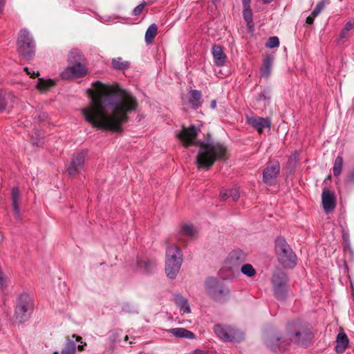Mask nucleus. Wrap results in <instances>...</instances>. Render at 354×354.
I'll use <instances>...</instances> for the list:
<instances>
[{"mask_svg": "<svg viewBox=\"0 0 354 354\" xmlns=\"http://www.w3.org/2000/svg\"><path fill=\"white\" fill-rule=\"evenodd\" d=\"M95 93L91 91V101L81 110L85 120L93 128L120 133L129 115L136 111L137 99L118 84L108 85L100 81L93 83Z\"/></svg>", "mask_w": 354, "mask_h": 354, "instance_id": "1", "label": "nucleus"}, {"mask_svg": "<svg viewBox=\"0 0 354 354\" xmlns=\"http://www.w3.org/2000/svg\"><path fill=\"white\" fill-rule=\"evenodd\" d=\"M198 131L195 126L189 127L183 126L180 132L177 135L183 146L198 145L199 150L196 159L198 169L209 170L216 161H225L229 158L227 147L221 142H196Z\"/></svg>", "mask_w": 354, "mask_h": 354, "instance_id": "2", "label": "nucleus"}, {"mask_svg": "<svg viewBox=\"0 0 354 354\" xmlns=\"http://www.w3.org/2000/svg\"><path fill=\"white\" fill-rule=\"evenodd\" d=\"M17 46L18 53L23 59L30 60L34 57L35 45L27 30L21 29L19 31Z\"/></svg>", "mask_w": 354, "mask_h": 354, "instance_id": "3", "label": "nucleus"}, {"mask_svg": "<svg viewBox=\"0 0 354 354\" xmlns=\"http://www.w3.org/2000/svg\"><path fill=\"white\" fill-rule=\"evenodd\" d=\"M214 331L219 339L225 342H240L244 337L241 331L230 325L216 324Z\"/></svg>", "mask_w": 354, "mask_h": 354, "instance_id": "4", "label": "nucleus"}, {"mask_svg": "<svg viewBox=\"0 0 354 354\" xmlns=\"http://www.w3.org/2000/svg\"><path fill=\"white\" fill-rule=\"evenodd\" d=\"M287 275L282 271H277L272 277V285L275 297L284 300L288 291Z\"/></svg>", "mask_w": 354, "mask_h": 354, "instance_id": "5", "label": "nucleus"}, {"mask_svg": "<svg viewBox=\"0 0 354 354\" xmlns=\"http://www.w3.org/2000/svg\"><path fill=\"white\" fill-rule=\"evenodd\" d=\"M275 251L279 263L285 268H292L297 258L290 245H275Z\"/></svg>", "mask_w": 354, "mask_h": 354, "instance_id": "6", "label": "nucleus"}, {"mask_svg": "<svg viewBox=\"0 0 354 354\" xmlns=\"http://www.w3.org/2000/svg\"><path fill=\"white\" fill-rule=\"evenodd\" d=\"M32 304L30 298L27 295H21L17 302L15 309V319L19 322L22 323L28 320L29 318Z\"/></svg>", "mask_w": 354, "mask_h": 354, "instance_id": "7", "label": "nucleus"}, {"mask_svg": "<svg viewBox=\"0 0 354 354\" xmlns=\"http://www.w3.org/2000/svg\"><path fill=\"white\" fill-rule=\"evenodd\" d=\"M205 288L207 293L214 299H220L229 294V289L216 278L210 277L205 281Z\"/></svg>", "mask_w": 354, "mask_h": 354, "instance_id": "8", "label": "nucleus"}, {"mask_svg": "<svg viewBox=\"0 0 354 354\" xmlns=\"http://www.w3.org/2000/svg\"><path fill=\"white\" fill-rule=\"evenodd\" d=\"M313 337L314 335L309 326L302 325L299 326L292 335L291 340L295 344L302 346H308L310 344Z\"/></svg>", "mask_w": 354, "mask_h": 354, "instance_id": "9", "label": "nucleus"}, {"mask_svg": "<svg viewBox=\"0 0 354 354\" xmlns=\"http://www.w3.org/2000/svg\"><path fill=\"white\" fill-rule=\"evenodd\" d=\"M280 173V165L278 161H270L263 172V182L267 185H272Z\"/></svg>", "mask_w": 354, "mask_h": 354, "instance_id": "10", "label": "nucleus"}, {"mask_svg": "<svg viewBox=\"0 0 354 354\" xmlns=\"http://www.w3.org/2000/svg\"><path fill=\"white\" fill-rule=\"evenodd\" d=\"M247 260V254L242 250H234L230 254L226 268L233 272L239 270V266Z\"/></svg>", "mask_w": 354, "mask_h": 354, "instance_id": "11", "label": "nucleus"}, {"mask_svg": "<svg viewBox=\"0 0 354 354\" xmlns=\"http://www.w3.org/2000/svg\"><path fill=\"white\" fill-rule=\"evenodd\" d=\"M86 156V153L82 151L72 158L66 169L69 176H75L81 172L84 167Z\"/></svg>", "mask_w": 354, "mask_h": 354, "instance_id": "12", "label": "nucleus"}, {"mask_svg": "<svg viewBox=\"0 0 354 354\" xmlns=\"http://www.w3.org/2000/svg\"><path fill=\"white\" fill-rule=\"evenodd\" d=\"M87 73L85 64H71L62 73L64 79L80 78L84 77Z\"/></svg>", "mask_w": 354, "mask_h": 354, "instance_id": "13", "label": "nucleus"}, {"mask_svg": "<svg viewBox=\"0 0 354 354\" xmlns=\"http://www.w3.org/2000/svg\"><path fill=\"white\" fill-rule=\"evenodd\" d=\"M322 204L326 213L333 212L337 204L335 193L328 189H324L322 194Z\"/></svg>", "mask_w": 354, "mask_h": 354, "instance_id": "14", "label": "nucleus"}, {"mask_svg": "<svg viewBox=\"0 0 354 354\" xmlns=\"http://www.w3.org/2000/svg\"><path fill=\"white\" fill-rule=\"evenodd\" d=\"M156 266L157 263L154 259L145 257L138 260L137 270L145 274H149L155 270Z\"/></svg>", "mask_w": 354, "mask_h": 354, "instance_id": "15", "label": "nucleus"}, {"mask_svg": "<svg viewBox=\"0 0 354 354\" xmlns=\"http://www.w3.org/2000/svg\"><path fill=\"white\" fill-rule=\"evenodd\" d=\"M183 262H176L165 259V273L167 277L174 279L177 277Z\"/></svg>", "mask_w": 354, "mask_h": 354, "instance_id": "16", "label": "nucleus"}, {"mask_svg": "<svg viewBox=\"0 0 354 354\" xmlns=\"http://www.w3.org/2000/svg\"><path fill=\"white\" fill-rule=\"evenodd\" d=\"M166 260L183 262V254L177 245H168L166 250Z\"/></svg>", "mask_w": 354, "mask_h": 354, "instance_id": "17", "label": "nucleus"}, {"mask_svg": "<svg viewBox=\"0 0 354 354\" xmlns=\"http://www.w3.org/2000/svg\"><path fill=\"white\" fill-rule=\"evenodd\" d=\"M82 338L77 335H73L71 338H67L65 347L62 350L61 354H75L76 344L75 341L82 344Z\"/></svg>", "mask_w": 354, "mask_h": 354, "instance_id": "18", "label": "nucleus"}, {"mask_svg": "<svg viewBox=\"0 0 354 354\" xmlns=\"http://www.w3.org/2000/svg\"><path fill=\"white\" fill-rule=\"evenodd\" d=\"M249 123L255 128L259 133H262L264 129H269L271 124L270 120L268 118H252Z\"/></svg>", "mask_w": 354, "mask_h": 354, "instance_id": "19", "label": "nucleus"}, {"mask_svg": "<svg viewBox=\"0 0 354 354\" xmlns=\"http://www.w3.org/2000/svg\"><path fill=\"white\" fill-rule=\"evenodd\" d=\"M21 198V194L18 187H15L12 189L11 192V199L12 201V209L14 212V216L17 219H21V214L19 211V201Z\"/></svg>", "mask_w": 354, "mask_h": 354, "instance_id": "20", "label": "nucleus"}, {"mask_svg": "<svg viewBox=\"0 0 354 354\" xmlns=\"http://www.w3.org/2000/svg\"><path fill=\"white\" fill-rule=\"evenodd\" d=\"M274 62V57L271 55H266L263 59L262 67L260 69L261 77L268 78L270 73Z\"/></svg>", "mask_w": 354, "mask_h": 354, "instance_id": "21", "label": "nucleus"}, {"mask_svg": "<svg viewBox=\"0 0 354 354\" xmlns=\"http://www.w3.org/2000/svg\"><path fill=\"white\" fill-rule=\"evenodd\" d=\"M174 301L183 313H190L191 309L186 298L180 294H176L174 296Z\"/></svg>", "mask_w": 354, "mask_h": 354, "instance_id": "22", "label": "nucleus"}, {"mask_svg": "<svg viewBox=\"0 0 354 354\" xmlns=\"http://www.w3.org/2000/svg\"><path fill=\"white\" fill-rule=\"evenodd\" d=\"M212 55L217 66H222L225 62L226 56L223 53V48L219 45H214L212 47Z\"/></svg>", "mask_w": 354, "mask_h": 354, "instance_id": "23", "label": "nucleus"}, {"mask_svg": "<svg viewBox=\"0 0 354 354\" xmlns=\"http://www.w3.org/2000/svg\"><path fill=\"white\" fill-rule=\"evenodd\" d=\"M348 345V339L344 333H339L336 339L335 351L338 353H343Z\"/></svg>", "mask_w": 354, "mask_h": 354, "instance_id": "24", "label": "nucleus"}, {"mask_svg": "<svg viewBox=\"0 0 354 354\" xmlns=\"http://www.w3.org/2000/svg\"><path fill=\"white\" fill-rule=\"evenodd\" d=\"M68 61L69 64H84L85 59L82 52L77 49H73L68 54Z\"/></svg>", "mask_w": 354, "mask_h": 354, "instance_id": "25", "label": "nucleus"}, {"mask_svg": "<svg viewBox=\"0 0 354 354\" xmlns=\"http://www.w3.org/2000/svg\"><path fill=\"white\" fill-rule=\"evenodd\" d=\"M189 102L193 108H198L203 102L201 92L198 90H192L189 92Z\"/></svg>", "mask_w": 354, "mask_h": 354, "instance_id": "26", "label": "nucleus"}, {"mask_svg": "<svg viewBox=\"0 0 354 354\" xmlns=\"http://www.w3.org/2000/svg\"><path fill=\"white\" fill-rule=\"evenodd\" d=\"M168 332L171 334L173 336L178 337H185L187 339H194V334L183 328H171L168 330Z\"/></svg>", "mask_w": 354, "mask_h": 354, "instance_id": "27", "label": "nucleus"}, {"mask_svg": "<svg viewBox=\"0 0 354 354\" xmlns=\"http://www.w3.org/2000/svg\"><path fill=\"white\" fill-rule=\"evenodd\" d=\"M180 233L182 236L192 239L198 234V230L192 224L185 223L182 225Z\"/></svg>", "mask_w": 354, "mask_h": 354, "instance_id": "28", "label": "nucleus"}, {"mask_svg": "<svg viewBox=\"0 0 354 354\" xmlns=\"http://www.w3.org/2000/svg\"><path fill=\"white\" fill-rule=\"evenodd\" d=\"M281 339V337L277 333H270L267 335L266 339V345L274 351H277L278 342Z\"/></svg>", "mask_w": 354, "mask_h": 354, "instance_id": "29", "label": "nucleus"}, {"mask_svg": "<svg viewBox=\"0 0 354 354\" xmlns=\"http://www.w3.org/2000/svg\"><path fill=\"white\" fill-rule=\"evenodd\" d=\"M158 26L155 24H151L145 32V41L151 44L157 35Z\"/></svg>", "mask_w": 354, "mask_h": 354, "instance_id": "30", "label": "nucleus"}, {"mask_svg": "<svg viewBox=\"0 0 354 354\" xmlns=\"http://www.w3.org/2000/svg\"><path fill=\"white\" fill-rule=\"evenodd\" d=\"M55 86V82L53 80H44L42 78H39L37 88L40 91H46Z\"/></svg>", "mask_w": 354, "mask_h": 354, "instance_id": "31", "label": "nucleus"}, {"mask_svg": "<svg viewBox=\"0 0 354 354\" xmlns=\"http://www.w3.org/2000/svg\"><path fill=\"white\" fill-rule=\"evenodd\" d=\"M112 65L115 69L125 70L129 67L130 63L122 57H117L112 60Z\"/></svg>", "mask_w": 354, "mask_h": 354, "instance_id": "32", "label": "nucleus"}, {"mask_svg": "<svg viewBox=\"0 0 354 354\" xmlns=\"http://www.w3.org/2000/svg\"><path fill=\"white\" fill-rule=\"evenodd\" d=\"M243 17L249 28L253 27V14L250 8H243Z\"/></svg>", "mask_w": 354, "mask_h": 354, "instance_id": "33", "label": "nucleus"}, {"mask_svg": "<svg viewBox=\"0 0 354 354\" xmlns=\"http://www.w3.org/2000/svg\"><path fill=\"white\" fill-rule=\"evenodd\" d=\"M342 165H343V158L340 156H338L334 162L333 165V174L335 176H338L342 169Z\"/></svg>", "mask_w": 354, "mask_h": 354, "instance_id": "34", "label": "nucleus"}, {"mask_svg": "<svg viewBox=\"0 0 354 354\" xmlns=\"http://www.w3.org/2000/svg\"><path fill=\"white\" fill-rule=\"evenodd\" d=\"M241 271L244 275L248 277H254L256 274L255 269L251 264L249 263L243 264L241 266Z\"/></svg>", "mask_w": 354, "mask_h": 354, "instance_id": "35", "label": "nucleus"}, {"mask_svg": "<svg viewBox=\"0 0 354 354\" xmlns=\"http://www.w3.org/2000/svg\"><path fill=\"white\" fill-rule=\"evenodd\" d=\"M329 3V0H322L318 2L313 10V15L314 16H318L321 12L325 8L326 5Z\"/></svg>", "mask_w": 354, "mask_h": 354, "instance_id": "36", "label": "nucleus"}, {"mask_svg": "<svg viewBox=\"0 0 354 354\" xmlns=\"http://www.w3.org/2000/svg\"><path fill=\"white\" fill-rule=\"evenodd\" d=\"M279 45V39L276 36L269 37L266 44V46L269 48L277 47Z\"/></svg>", "mask_w": 354, "mask_h": 354, "instance_id": "37", "label": "nucleus"}, {"mask_svg": "<svg viewBox=\"0 0 354 354\" xmlns=\"http://www.w3.org/2000/svg\"><path fill=\"white\" fill-rule=\"evenodd\" d=\"M230 196L233 201H237L240 197V192L239 187H234L230 189Z\"/></svg>", "mask_w": 354, "mask_h": 354, "instance_id": "38", "label": "nucleus"}, {"mask_svg": "<svg viewBox=\"0 0 354 354\" xmlns=\"http://www.w3.org/2000/svg\"><path fill=\"white\" fill-rule=\"evenodd\" d=\"M7 106L6 97L4 95L0 93V111H3L6 109Z\"/></svg>", "mask_w": 354, "mask_h": 354, "instance_id": "39", "label": "nucleus"}, {"mask_svg": "<svg viewBox=\"0 0 354 354\" xmlns=\"http://www.w3.org/2000/svg\"><path fill=\"white\" fill-rule=\"evenodd\" d=\"M145 5V3H142L136 6L133 11V15L136 16L139 15L142 12Z\"/></svg>", "mask_w": 354, "mask_h": 354, "instance_id": "40", "label": "nucleus"}, {"mask_svg": "<svg viewBox=\"0 0 354 354\" xmlns=\"http://www.w3.org/2000/svg\"><path fill=\"white\" fill-rule=\"evenodd\" d=\"M230 197V190L222 189L220 192V198L222 201H225L227 198Z\"/></svg>", "mask_w": 354, "mask_h": 354, "instance_id": "41", "label": "nucleus"}, {"mask_svg": "<svg viewBox=\"0 0 354 354\" xmlns=\"http://www.w3.org/2000/svg\"><path fill=\"white\" fill-rule=\"evenodd\" d=\"M24 71H26V73H27L28 75H30V77H32V78H35V77H37V76H39V72H38V71H37V72H36V73H35V71H33L32 73H31V72L30 71L29 68H27V67L24 68Z\"/></svg>", "mask_w": 354, "mask_h": 354, "instance_id": "42", "label": "nucleus"}, {"mask_svg": "<svg viewBox=\"0 0 354 354\" xmlns=\"http://www.w3.org/2000/svg\"><path fill=\"white\" fill-rule=\"evenodd\" d=\"M317 16H314L313 15V12H311V15L310 16H308L307 18H306V24H308V25H311L313 24L314 22V19Z\"/></svg>", "mask_w": 354, "mask_h": 354, "instance_id": "43", "label": "nucleus"}, {"mask_svg": "<svg viewBox=\"0 0 354 354\" xmlns=\"http://www.w3.org/2000/svg\"><path fill=\"white\" fill-rule=\"evenodd\" d=\"M354 27V23L352 21H348L344 27V31H349Z\"/></svg>", "mask_w": 354, "mask_h": 354, "instance_id": "44", "label": "nucleus"}, {"mask_svg": "<svg viewBox=\"0 0 354 354\" xmlns=\"http://www.w3.org/2000/svg\"><path fill=\"white\" fill-rule=\"evenodd\" d=\"M346 180L348 183H354V169L348 175Z\"/></svg>", "mask_w": 354, "mask_h": 354, "instance_id": "45", "label": "nucleus"}, {"mask_svg": "<svg viewBox=\"0 0 354 354\" xmlns=\"http://www.w3.org/2000/svg\"><path fill=\"white\" fill-rule=\"evenodd\" d=\"M250 2H251V0H242L243 8H250Z\"/></svg>", "mask_w": 354, "mask_h": 354, "instance_id": "46", "label": "nucleus"}, {"mask_svg": "<svg viewBox=\"0 0 354 354\" xmlns=\"http://www.w3.org/2000/svg\"><path fill=\"white\" fill-rule=\"evenodd\" d=\"M207 351L200 350V349H196L193 351L191 354H207Z\"/></svg>", "mask_w": 354, "mask_h": 354, "instance_id": "47", "label": "nucleus"}, {"mask_svg": "<svg viewBox=\"0 0 354 354\" xmlns=\"http://www.w3.org/2000/svg\"><path fill=\"white\" fill-rule=\"evenodd\" d=\"M6 0H0V15L2 14L4 6H5Z\"/></svg>", "mask_w": 354, "mask_h": 354, "instance_id": "48", "label": "nucleus"}, {"mask_svg": "<svg viewBox=\"0 0 354 354\" xmlns=\"http://www.w3.org/2000/svg\"><path fill=\"white\" fill-rule=\"evenodd\" d=\"M216 106V101L215 100H212L210 103V107L212 109H215Z\"/></svg>", "mask_w": 354, "mask_h": 354, "instance_id": "49", "label": "nucleus"}, {"mask_svg": "<svg viewBox=\"0 0 354 354\" xmlns=\"http://www.w3.org/2000/svg\"><path fill=\"white\" fill-rule=\"evenodd\" d=\"M344 252L345 253H346L347 252H351V248H350V245H346L344 248Z\"/></svg>", "mask_w": 354, "mask_h": 354, "instance_id": "50", "label": "nucleus"}, {"mask_svg": "<svg viewBox=\"0 0 354 354\" xmlns=\"http://www.w3.org/2000/svg\"><path fill=\"white\" fill-rule=\"evenodd\" d=\"M347 32L348 31H344V28L343 30L342 31L341 34H340V38L342 39V38L346 37Z\"/></svg>", "mask_w": 354, "mask_h": 354, "instance_id": "51", "label": "nucleus"}, {"mask_svg": "<svg viewBox=\"0 0 354 354\" xmlns=\"http://www.w3.org/2000/svg\"><path fill=\"white\" fill-rule=\"evenodd\" d=\"M86 343H84V344L78 345V346H77L78 350L80 351H82L84 350V346H86Z\"/></svg>", "mask_w": 354, "mask_h": 354, "instance_id": "52", "label": "nucleus"}, {"mask_svg": "<svg viewBox=\"0 0 354 354\" xmlns=\"http://www.w3.org/2000/svg\"><path fill=\"white\" fill-rule=\"evenodd\" d=\"M285 243V240L283 238H279L276 241V243Z\"/></svg>", "mask_w": 354, "mask_h": 354, "instance_id": "53", "label": "nucleus"}, {"mask_svg": "<svg viewBox=\"0 0 354 354\" xmlns=\"http://www.w3.org/2000/svg\"><path fill=\"white\" fill-rule=\"evenodd\" d=\"M273 0H263V3H270L271 1H272Z\"/></svg>", "mask_w": 354, "mask_h": 354, "instance_id": "54", "label": "nucleus"}, {"mask_svg": "<svg viewBox=\"0 0 354 354\" xmlns=\"http://www.w3.org/2000/svg\"><path fill=\"white\" fill-rule=\"evenodd\" d=\"M127 340H128V336L127 335V336L125 337V341L127 342Z\"/></svg>", "mask_w": 354, "mask_h": 354, "instance_id": "55", "label": "nucleus"}, {"mask_svg": "<svg viewBox=\"0 0 354 354\" xmlns=\"http://www.w3.org/2000/svg\"><path fill=\"white\" fill-rule=\"evenodd\" d=\"M53 354H59L58 351H55Z\"/></svg>", "mask_w": 354, "mask_h": 354, "instance_id": "56", "label": "nucleus"}]
</instances>
